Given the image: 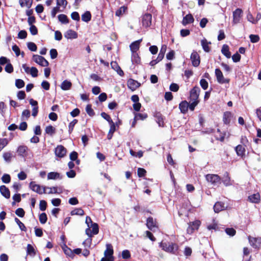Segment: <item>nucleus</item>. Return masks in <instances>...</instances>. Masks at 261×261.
Here are the masks:
<instances>
[{
	"label": "nucleus",
	"instance_id": "4be33fe9",
	"mask_svg": "<svg viewBox=\"0 0 261 261\" xmlns=\"http://www.w3.org/2000/svg\"><path fill=\"white\" fill-rule=\"evenodd\" d=\"M211 44V42L207 41V40L204 38L201 40V45L204 51L208 53L210 51V47L209 45Z\"/></svg>",
	"mask_w": 261,
	"mask_h": 261
},
{
	"label": "nucleus",
	"instance_id": "393cba45",
	"mask_svg": "<svg viewBox=\"0 0 261 261\" xmlns=\"http://www.w3.org/2000/svg\"><path fill=\"white\" fill-rule=\"evenodd\" d=\"M249 200L252 203H258L260 201V195L259 193L252 194L248 197Z\"/></svg>",
	"mask_w": 261,
	"mask_h": 261
},
{
	"label": "nucleus",
	"instance_id": "5701e85b",
	"mask_svg": "<svg viewBox=\"0 0 261 261\" xmlns=\"http://www.w3.org/2000/svg\"><path fill=\"white\" fill-rule=\"evenodd\" d=\"M0 192L1 194L6 198H9L10 197V193L9 189L5 186L3 185L0 187Z\"/></svg>",
	"mask_w": 261,
	"mask_h": 261
},
{
	"label": "nucleus",
	"instance_id": "4c0bfd02",
	"mask_svg": "<svg viewBox=\"0 0 261 261\" xmlns=\"http://www.w3.org/2000/svg\"><path fill=\"white\" fill-rule=\"evenodd\" d=\"M45 131L47 134L51 136L55 134L56 128L51 125H48L46 127Z\"/></svg>",
	"mask_w": 261,
	"mask_h": 261
},
{
	"label": "nucleus",
	"instance_id": "a19ab883",
	"mask_svg": "<svg viewBox=\"0 0 261 261\" xmlns=\"http://www.w3.org/2000/svg\"><path fill=\"white\" fill-rule=\"evenodd\" d=\"M9 141L7 138H0V151L7 145Z\"/></svg>",
	"mask_w": 261,
	"mask_h": 261
},
{
	"label": "nucleus",
	"instance_id": "3c124183",
	"mask_svg": "<svg viewBox=\"0 0 261 261\" xmlns=\"http://www.w3.org/2000/svg\"><path fill=\"white\" fill-rule=\"evenodd\" d=\"M27 46H28V48L32 51H35L37 50V46L33 42L28 43Z\"/></svg>",
	"mask_w": 261,
	"mask_h": 261
},
{
	"label": "nucleus",
	"instance_id": "69168bd1",
	"mask_svg": "<svg viewBox=\"0 0 261 261\" xmlns=\"http://www.w3.org/2000/svg\"><path fill=\"white\" fill-rule=\"evenodd\" d=\"M146 173V171L144 169L141 168H139L138 169L137 173L139 177H142L144 176Z\"/></svg>",
	"mask_w": 261,
	"mask_h": 261
},
{
	"label": "nucleus",
	"instance_id": "5fc2aeb1",
	"mask_svg": "<svg viewBox=\"0 0 261 261\" xmlns=\"http://www.w3.org/2000/svg\"><path fill=\"white\" fill-rule=\"evenodd\" d=\"M225 232L230 236H233L236 233V231L233 228H227L225 229Z\"/></svg>",
	"mask_w": 261,
	"mask_h": 261
},
{
	"label": "nucleus",
	"instance_id": "de8ad7c7",
	"mask_svg": "<svg viewBox=\"0 0 261 261\" xmlns=\"http://www.w3.org/2000/svg\"><path fill=\"white\" fill-rule=\"evenodd\" d=\"M148 115L146 113H138L135 115V119L137 120H144L147 118Z\"/></svg>",
	"mask_w": 261,
	"mask_h": 261
},
{
	"label": "nucleus",
	"instance_id": "338daca9",
	"mask_svg": "<svg viewBox=\"0 0 261 261\" xmlns=\"http://www.w3.org/2000/svg\"><path fill=\"white\" fill-rule=\"evenodd\" d=\"M27 36V33L25 30L20 31L18 34V38L20 39H25Z\"/></svg>",
	"mask_w": 261,
	"mask_h": 261
},
{
	"label": "nucleus",
	"instance_id": "aec40b11",
	"mask_svg": "<svg viewBox=\"0 0 261 261\" xmlns=\"http://www.w3.org/2000/svg\"><path fill=\"white\" fill-rule=\"evenodd\" d=\"M232 114L231 112L227 111L224 113L223 116V121L225 124H229L230 122Z\"/></svg>",
	"mask_w": 261,
	"mask_h": 261
},
{
	"label": "nucleus",
	"instance_id": "72a5a7b5",
	"mask_svg": "<svg viewBox=\"0 0 261 261\" xmlns=\"http://www.w3.org/2000/svg\"><path fill=\"white\" fill-rule=\"evenodd\" d=\"M110 128L109 131L108 136H107V138L109 140H110L112 139L113 135V133L116 130V127H115V124L114 122L110 124Z\"/></svg>",
	"mask_w": 261,
	"mask_h": 261
},
{
	"label": "nucleus",
	"instance_id": "cd10ccee",
	"mask_svg": "<svg viewBox=\"0 0 261 261\" xmlns=\"http://www.w3.org/2000/svg\"><path fill=\"white\" fill-rule=\"evenodd\" d=\"M225 205L224 203L221 202H217L215 203L214 206V210L215 213H219L220 211L224 210Z\"/></svg>",
	"mask_w": 261,
	"mask_h": 261
},
{
	"label": "nucleus",
	"instance_id": "58836bf2",
	"mask_svg": "<svg viewBox=\"0 0 261 261\" xmlns=\"http://www.w3.org/2000/svg\"><path fill=\"white\" fill-rule=\"evenodd\" d=\"M71 215L83 216L84 215V211L81 208H76L71 212Z\"/></svg>",
	"mask_w": 261,
	"mask_h": 261
},
{
	"label": "nucleus",
	"instance_id": "f257e3e1",
	"mask_svg": "<svg viewBox=\"0 0 261 261\" xmlns=\"http://www.w3.org/2000/svg\"><path fill=\"white\" fill-rule=\"evenodd\" d=\"M160 246L164 251L173 254L176 253V251L178 250L177 245L176 244L173 243L161 242L160 244Z\"/></svg>",
	"mask_w": 261,
	"mask_h": 261
},
{
	"label": "nucleus",
	"instance_id": "37998d69",
	"mask_svg": "<svg viewBox=\"0 0 261 261\" xmlns=\"http://www.w3.org/2000/svg\"><path fill=\"white\" fill-rule=\"evenodd\" d=\"M77 123L76 119L73 120L68 125V132L69 134H71L73 131L74 125Z\"/></svg>",
	"mask_w": 261,
	"mask_h": 261
},
{
	"label": "nucleus",
	"instance_id": "423d86ee",
	"mask_svg": "<svg viewBox=\"0 0 261 261\" xmlns=\"http://www.w3.org/2000/svg\"><path fill=\"white\" fill-rule=\"evenodd\" d=\"M200 92V88L197 86H195L190 91V97L191 101H199L198 98Z\"/></svg>",
	"mask_w": 261,
	"mask_h": 261
},
{
	"label": "nucleus",
	"instance_id": "4d7b16f0",
	"mask_svg": "<svg viewBox=\"0 0 261 261\" xmlns=\"http://www.w3.org/2000/svg\"><path fill=\"white\" fill-rule=\"evenodd\" d=\"M38 69L36 67H32L30 68V73L33 77H37L38 76Z\"/></svg>",
	"mask_w": 261,
	"mask_h": 261
},
{
	"label": "nucleus",
	"instance_id": "b1692460",
	"mask_svg": "<svg viewBox=\"0 0 261 261\" xmlns=\"http://www.w3.org/2000/svg\"><path fill=\"white\" fill-rule=\"evenodd\" d=\"M222 182L225 186H229L232 185L230 177L229 176L228 173L226 172L222 178Z\"/></svg>",
	"mask_w": 261,
	"mask_h": 261
},
{
	"label": "nucleus",
	"instance_id": "6e6552de",
	"mask_svg": "<svg viewBox=\"0 0 261 261\" xmlns=\"http://www.w3.org/2000/svg\"><path fill=\"white\" fill-rule=\"evenodd\" d=\"M142 23L143 27L147 28L151 24L152 15L149 13H146L142 16Z\"/></svg>",
	"mask_w": 261,
	"mask_h": 261
},
{
	"label": "nucleus",
	"instance_id": "f704fd0d",
	"mask_svg": "<svg viewBox=\"0 0 261 261\" xmlns=\"http://www.w3.org/2000/svg\"><path fill=\"white\" fill-rule=\"evenodd\" d=\"M59 21L63 24H67L69 22V19L67 16L65 14H59L58 16Z\"/></svg>",
	"mask_w": 261,
	"mask_h": 261
},
{
	"label": "nucleus",
	"instance_id": "a18cd8bd",
	"mask_svg": "<svg viewBox=\"0 0 261 261\" xmlns=\"http://www.w3.org/2000/svg\"><path fill=\"white\" fill-rule=\"evenodd\" d=\"M39 221L41 224H45L47 220V215L45 213H43L39 215Z\"/></svg>",
	"mask_w": 261,
	"mask_h": 261
},
{
	"label": "nucleus",
	"instance_id": "9b49d317",
	"mask_svg": "<svg viewBox=\"0 0 261 261\" xmlns=\"http://www.w3.org/2000/svg\"><path fill=\"white\" fill-rule=\"evenodd\" d=\"M191 60L193 66L194 67H197L200 64V56L195 50H194L191 54Z\"/></svg>",
	"mask_w": 261,
	"mask_h": 261
},
{
	"label": "nucleus",
	"instance_id": "a211bd4d",
	"mask_svg": "<svg viewBox=\"0 0 261 261\" xmlns=\"http://www.w3.org/2000/svg\"><path fill=\"white\" fill-rule=\"evenodd\" d=\"M142 39L136 41L133 43H132L129 46L130 50L132 53H135L139 49L140 44L142 41Z\"/></svg>",
	"mask_w": 261,
	"mask_h": 261
},
{
	"label": "nucleus",
	"instance_id": "1a4fd4ad",
	"mask_svg": "<svg viewBox=\"0 0 261 261\" xmlns=\"http://www.w3.org/2000/svg\"><path fill=\"white\" fill-rule=\"evenodd\" d=\"M113 253L114 250L112 245L111 244H107L106 249L104 252L105 256L107 258H110V261H114Z\"/></svg>",
	"mask_w": 261,
	"mask_h": 261
},
{
	"label": "nucleus",
	"instance_id": "ddd939ff",
	"mask_svg": "<svg viewBox=\"0 0 261 261\" xmlns=\"http://www.w3.org/2000/svg\"><path fill=\"white\" fill-rule=\"evenodd\" d=\"M55 154L59 158H63L66 153V148L62 145H58L55 148Z\"/></svg>",
	"mask_w": 261,
	"mask_h": 261
},
{
	"label": "nucleus",
	"instance_id": "dca6fc26",
	"mask_svg": "<svg viewBox=\"0 0 261 261\" xmlns=\"http://www.w3.org/2000/svg\"><path fill=\"white\" fill-rule=\"evenodd\" d=\"M63 178V176L61 175L59 173L57 172H50L47 174L48 180H56V179H61Z\"/></svg>",
	"mask_w": 261,
	"mask_h": 261
},
{
	"label": "nucleus",
	"instance_id": "c756f323",
	"mask_svg": "<svg viewBox=\"0 0 261 261\" xmlns=\"http://www.w3.org/2000/svg\"><path fill=\"white\" fill-rule=\"evenodd\" d=\"M222 53L227 58H230L231 54L229 50V46L226 44H224L221 49Z\"/></svg>",
	"mask_w": 261,
	"mask_h": 261
},
{
	"label": "nucleus",
	"instance_id": "ea45409f",
	"mask_svg": "<svg viewBox=\"0 0 261 261\" xmlns=\"http://www.w3.org/2000/svg\"><path fill=\"white\" fill-rule=\"evenodd\" d=\"M3 156L6 162L10 163L11 161L12 155L10 152H6L3 153Z\"/></svg>",
	"mask_w": 261,
	"mask_h": 261
},
{
	"label": "nucleus",
	"instance_id": "f03ea898",
	"mask_svg": "<svg viewBox=\"0 0 261 261\" xmlns=\"http://www.w3.org/2000/svg\"><path fill=\"white\" fill-rule=\"evenodd\" d=\"M29 187L32 191L39 194H42L46 193V187L40 186L39 185L36 184L35 181H31L30 183Z\"/></svg>",
	"mask_w": 261,
	"mask_h": 261
},
{
	"label": "nucleus",
	"instance_id": "a878e982",
	"mask_svg": "<svg viewBox=\"0 0 261 261\" xmlns=\"http://www.w3.org/2000/svg\"><path fill=\"white\" fill-rule=\"evenodd\" d=\"M156 118V121L158 123L159 126H164V118L160 112H156L154 114Z\"/></svg>",
	"mask_w": 261,
	"mask_h": 261
},
{
	"label": "nucleus",
	"instance_id": "13d9d810",
	"mask_svg": "<svg viewBox=\"0 0 261 261\" xmlns=\"http://www.w3.org/2000/svg\"><path fill=\"white\" fill-rule=\"evenodd\" d=\"M15 214L19 217H23L25 212L22 208H18L15 211Z\"/></svg>",
	"mask_w": 261,
	"mask_h": 261
},
{
	"label": "nucleus",
	"instance_id": "774afa93",
	"mask_svg": "<svg viewBox=\"0 0 261 261\" xmlns=\"http://www.w3.org/2000/svg\"><path fill=\"white\" fill-rule=\"evenodd\" d=\"M50 56L52 59H54L57 57L58 52L56 49H51L50 50Z\"/></svg>",
	"mask_w": 261,
	"mask_h": 261
},
{
	"label": "nucleus",
	"instance_id": "680f3d73",
	"mask_svg": "<svg viewBox=\"0 0 261 261\" xmlns=\"http://www.w3.org/2000/svg\"><path fill=\"white\" fill-rule=\"evenodd\" d=\"M30 31L32 35H36L38 34L37 28L34 25H30Z\"/></svg>",
	"mask_w": 261,
	"mask_h": 261
},
{
	"label": "nucleus",
	"instance_id": "412c9836",
	"mask_svg": "<svg viewBox=\"0 0 261 261\" xmlns=\"http://www.w3.org/2000/svg\"><path fill=\"white\" fill-rule=\"evenodd\" d=\"M64 37L67 39H75L77 37V34L74 31L68 30L65 33Z\"/></svg>",
	"mask_w": 261,
	"mask_h": 261
},
{
	"label": "nucleus",
	"instance_id": "c03bdc74",
	"mask_svg": "<svg viewBox=\"0 0 261 261\" xmlns=\"http://www.w3.org/2000/svg\"><path fill=\"white\" fill-rule=\"evenodd\" d=\"M101 116L103 119L106 120L109 122V124L114 122L110 115H109L105 112H102L101 113Z\"/></svg>",
	"mask_w": 261,
	"mask_h": 261
},
{
	"label": "nucleus",
	"instance_id": "473e14b6",
	"mask_svg": "<svg viewBox=\"0 0 261 261\" xmlns=\"http://www.w3.org/2000/svg\"><path fill=\"white\" fill-rule=\"evenodd\" d=\"M71 86L72 84L70 81L65 80L62 83L61 88L63 90H68L71 88Z\"/></svg>",
	"mask_w": 261,
	"mask_h": 261
},
{
	"label": "nucleus",
	"instance_id": "6e6d98bb",
	"mask_svg": "<svg viewBox=\"0 0 261 261\" xmlns=\"http://www.w3.org/2000/svg\"><path fill=\"white\" fill-rule=\"evenodd\" d=\"M2 180L3 182L8 184L10 182L11 177L9 174H5L2 177Z\"/></svg>",
	"mask_w": 261,
	"mask_h": 261
},
{
	"label": "nucleus",
	"instance_id": "49530a36",
	"mask_svg": "<svg viewBox=\"0 0 261 261\" xmlns=\"http://www.w3.org/2000/svg\"><path fill=\"white\" fill-rule=\"evenodd\" d=\"M92 228V231L93 233V234H97L99 232V228L98 224L94 223L93 224H92L91 225H90V228Z\"/></svg>",
	"mask_w": 261,
	"mask_h": 261
},
{
	"label": "nucleus",
	"instance_id": "7ed1b4c3",
	"mask_svg": "<svg viewBox=\"0 0 261 261\" xmlns=\"http://www.w3.org/2000/svg\"><path fill=\"white\" fill-rule=\"evenodd\" d=\"M243 10L241 9L237 8L232 12V23L236 24L240 22L241 19L243 16Z\"/></svg>",
	"mask_w": 261,
	"mask_h": 261
},
{
	"label": "nucleus",
	"instance_id": "e433bc0d",
	"mask_svg": "<svg viewBox=\"0 0 261 261\" xmlns=\"http://www.w3.org/2000/svg\"><path fill=\"white\" fill-rule=\"evenodd\" d=\"M132 61L133 64H139L140 62V58L137 52L132 53Z\"/></svg>",
	"mask_w": 261,
	"mask_h": 261
},
{
	"label": "nucleus",
	"instance_id": "c85d7f7f",
	"mask_svg": "<svg viewBox=\"0 0 261 261\" xmlns=\"http://www.w3.org/2000/svg\"><path fill=\"white\" fill-rule=\"evenodd\" d=\"M19 3L21 7H26L30 8L33 4V0H19Z\"/></svg>",
	"mask_w": 261,
	"mask_h": 261
},
{
	"label": "nucleus",
	"instance_id": "603ef678",
	"mask_svg": "<svg viewBox=\"0 0 261 261\" xmlns=\"http://www.w3.org/2000/svg\"><path fill=\"white\" fill-rule=\"evenodd\" d=\"M200 85L204 90H206L208 88V83L205 79H202L200 81Z\"/></svg>",
	"mask_w": 261,
	"mask_h": 261
},
{
	"label": "nucleus",
	"instance_id": "20e7f679",
	"mask_svg": "<svg viewBox=\"0 0 261 261\" xmlns=\"http://www.w3.org/2000/svg\"><path fill=\"white\" fill-rule=\"evenodd\" d=\"M33 60L43 67H47L49 65L48 62L43 57L38 55L33 56Z\"/></svg>",
	"mask_w": 261,
	"mask_h": 261
},
{
	"label": "nucleus",
	"instance_id": "c9c22d12",
	"mask_svg": "<svg viewBox=\"0 0 261 261\" xmlns=\"http://www.w3.org/2000/svg\"><path fill=\"white\" fill-rule=\"evenodd\" d=\"M91 19V15L89 11H86L82 15V20L83 21L88 22Z\"/></svg>",
	"mask_w": 261,
	"mask_h": 261
},
{
	"label": "nucleus",
	"instance_id": "f3484780",
	"mask_svg": "<svg viewBox=\"0 0 261 261\" xmlns=\"http://www.w3.org/2000/svg\"><path fill=\"white\" fill-rule=\"evenodd\" d=\"M194 19L191 14H188L184 17L182 20V24L184 25H186L188 24L192 23L194 22Z\"/></svg>",
	"mask_w": 261,
	"mask_h": 261
},
{
	"label": "nucleus",
	"instance_id": "4468645a",
	"mask_svg": "<svg viewBox=\"0 0 261 261\" xmlns=\"http://www.w3.org/2000/svg\"><path fill=\"white\" fill-rule=\"evenodd\" d=\"M146 226L151 231H154L158 228L156 221L152 217L148 218L146 221Z\"/></svg>",
	"mask_w": 261,
	"mask_h": 261
},
{
	"label": "nucleus",
	"instance_id": "864d4df0",
	"mask_svg": "<svg viewBox=\"0 0 261 261\" xmlns=\"http://www.w3.org/2000/svg\"><path fill=\"white\" fill-rule=\"evenodd\" d=\"M126 10V7L125 6L121 7L118 10H117L116 12V15L119 16L121 15L123 13L125 12Z\"/></svg>",
	"mask_w": 261,
	"mask_h": 261
},
{
	"label": "nucleus",
	"instance_id": "bb28decb",
	"mask_svg": "<svg viewBox=\"0 0 261 261\" xmlns=\"http://www.w3.org/2000/svg\"><path fill=\"white\" fill-rule=\"evenodd\" d=\"M236 152L238 156L243 157L245 155V148L241 145H238L235 148Z\"/></svg>",
	"mask_w": 261,
	"mask_h": 261
},
{
	"label": "nucleus",
	"instance_id": "39448f33",
	"mask_svg": "<svg viewBox=\"0 0 261 261\" xmlns=\"http://www.w3.org/2000/svg\"><path fill=\"white\" fill-rule=\"evenodd\" d=\"M206 180L214 185H216L220 183L221 178L217 174H207L205 176Z\"/></svg>",
	"mask_w": 261,
	"mask_h": 261
},
{
	"label": "nucleus",
	"instance_id": "6ab92c4d",
	"mask_svg": "<svg viewBox=\"0 0 261 261\" xmlns=\"http://www.w3.org/2000/svg\"><path fill=\"white\" fill-rule=\"evenodd\" d=\"M189 103L186 101H181L179 105V109L181 113L186 114L188 110Z\"/></svg>",
	"mask_w": 261,
	"mask_h": 261
},
{
	"label": "nucleus",
	"instance_id": "e2e57ef3",
	"mask_svg": "<svg viewBox=\"0 0 261 261\" xmlns=\"http://www.w3.org/2000/svg\"><path fill=\"white\" fill-rule=\"evenodd\" d=\"M57 6H63L64 8H66L67 5L66 0H57Z\"/></svg>",
	"mask_w": 261,
	"mask_h": 261
},
{
	"label": "nucleus",
	"instance_id": "052dcab7",
	"mask_svg": "<svg viewBox=\"0 0 261 261\" xmlns=\"http://www.w3.org/2000/svg\"><path fill=\"white\" fill-rule=\"evenodd\" d=\"M122 257L123 259H128L130 257V254L128 250H124L122 252Z\"/></svg>",
	"mask_w": 261,
	"mask_h": 261
},
{
	"label": "nucleus",
	"instance_id": "2f4dec72",
	"mask_svg": "<svg viewBox=\"0 0 261 261\" xmlns=\"http://www.w3.org/2000/svg\"><path fill=\"white\" fill-rule=\"evenodd\" d=\"M248 240L250 244L254 248H257L258 244H257V241L261 240V238H253L250 236L248 237Z\"/></svg>",
	"mask_w": 261,
	"mask_h": 261
},
{
	"label": "nucleus",
	"instance_id": "bf43d9fd",
	"mask_svg": "<svg viewBox=\"0 0 261 261\" xmlns=\"http://www.w3.org/2000/svg\"><path fill=\"white\" fill-rule=\"evenodd\" d=\"M47 203L45 200H42L40 201L39 208L41 211H44L46 210Z\"/></svg>",
	"mask_w": 261,
	"mask_h": 261
},
{
	"label": "nucleus",
	"instance_id": "79ce46f5",
	"mask_svg": "<svg viewBox=\"0 0 261 261\" xmlns=\"http://www.w3.org/2000/svg\"><path fill=\"white\" fill-rule=\"evenodd\" d=\"M15 221L18 224L19 228L21 230L24 231H27V228H26L25 225H24V224L23 223H22L17 218H15Z\"/></svg>",
	"mask_w": 261,
	"mask_h": 261
},
{
	"label": "nucleus",
	"instance_id": "9d476101",
	"mask_svg": "<svg viewBox=\"0 0 261 261\" xmlns=\"http://www.w3.org/2000/svg\"><path fill=\"white\" fill-rule=\"evenodd\" d=\"M200 221L199 220H196L190 223L187 229V233L189 234H192L194 230H197L200 225Z\"/></svg>",
	"mask_w": 261,
	"mask_h": 261
},
{
	"label": "nucleus",
	"instance_id": "0e129e2a",
	"mask_svg": "<svg viewBox=\"0 0 261 261\" xmlns=\"http://www.w3.org/2000/svg\"><path fill=\"white\" fill-rule=\"evenodd\" d=\"M249 38L251 42L252 43L257 42L259 40V36L256 35H250Z\"/></svg>",
	"mask_w": 261,
	"mask_h": 261
},
{
	"label": "nucleus",
	"instance_id": "09e8293b",
	"mask_svg": "<svg viewBox=\"0 0 261 261\" xmlns=\"http://www.w3.org/2000/svg\"><path fill=\"white\" fill-rule=\"evenodd\" d=\"M86 111L90 116H93L95 115V113L93 110L92 109L91 106L90 105H88L86 106Z\"/></svg>",
	"mask_w": 261,
	"mask_h": 261
},
{
	"label": "nucleus",
	"instance_id": "f8f14e48",
	"mask_svg": "<svg viewBox=\"0 0 261 261\" xmlns=\"http://www.w3.org/2000/svg\"><path fill=\"white\" fill-rule=\"evenodd\" d=\"M127 85L129 89L134 91L139 88L141 84L138 81L132 79H129L127 82Z\"/></svg>",
	"mask_w": 261,
	"mask_h": 261
},
{
	"label": "nucleus",
	"instance_id": "7c9ffc66",
	"mask_svg": "<svg viewBox=\"0 0 261 261\" xmlns=\"http://www.w3.org/2000/svg\"><path fill=\"white\" fill-rule=\"evenodd\" d=\"M27 255L34 257L36 255V251L34 247L31 244H28L27 247Z\"/></svg>",
	"mask_w": 261,
	"mask_h": 261
},
{
	"label": "nucleus",
	"instance_id": "8fccbe9b",
	"mask_svg": "<svg viewBox=\"0 0 261 261\" xmlns=\"http://www.w3.org/2000/svg\"><path fill=\"white\" fill-rule=\"evenodd\" d=\"M15 86L18 89L22 88L24 86V82L21 79H17L15 81Z\"/></svg>",
	"mask_w": 261,
	"mask_h": 261
},
{
	"label": "nucleus",
	"instance_id": "2eb2a0df",
	"mask_svg": "<svg viewBox=\"0 0 261 261\" xmlns=\"http://www.w3.org/2000/svg\"><path fill=\"white\" fill-rule=\"evenodd\" d=\"M29 149L28 147L24 145H20L18 146L17 152L18 153V155L25 158L28 155V151Z\"/></svg>",
	"mask_w": 261,
	"mask_h": 261
},
{
	"label": "nucleus",
	"instance_id": "0eeeda50",
	"mask_svg": "<svg viewBox=\"0 0 261 261\" xmlns=\"http://www.w3.org/2000/svg\"><path fill=\"white\" fill-rule=\"evenodd\" d=\"M215 75L218 82L220 84L228 83L229 79L224 78L222 71L220 69H215Z\"/></svg>",
	"mask_w": 261,
	"mask_h": 261
}]
</instances>
